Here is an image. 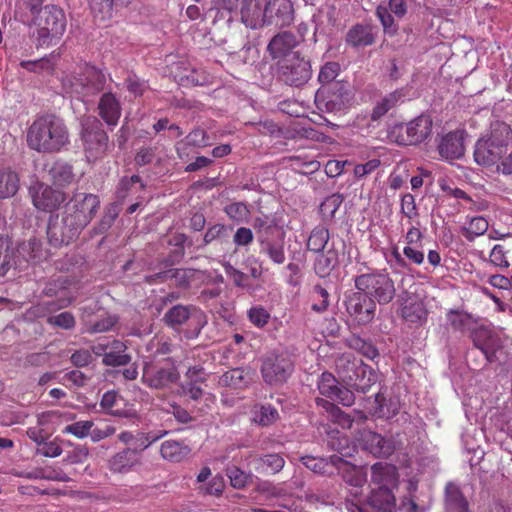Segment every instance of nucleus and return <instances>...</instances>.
<instances>
[{"instance_id": "11", "label": "nucleus", "mask_w": 512, "mask_h": 512, "mask_svg": "<svg viewBox=\"0 0 512 512\" xmlns=\"http://www.w3.org/2000/svg\"><path fill=\"white\" fill-rule=\"evenodd\" d=\"M39 36L42 38H58L66 29V17L62 9L56 6H45L39 11L36 20Z\"/></svg>"}, {"instance_id": "54", "label": "nucleus", "mask_w": 512, "mask_h": 512, "mask_svg": "<svg viewBox=\"0 0 512 512\" xmlns=\"http://www.w3.org/2000/svg\"><path fill=\"white\" fill-rule=\"evenodd\" d=\"M165 434H166V432H163L161 434H154L152 432H149V433H144V432L138 433L136 435L137 447L135 449H137L139 451V454H140L141 451L147 449L152 443L158 441Z\"/></svg>"}, {"instance_id": "1", "label": "nucleus", "mask_w": 512, "mask_h": 512, "mask_svg": "<svg viewBox=\"0 0 512 512\" xmlns=\"http://www.w3.org/2000/svg\"><path fill=\"white\" fill-rule=\"evenodd\" d=\"M70 135L63 119L53 114L39 115L26 131L27 146L38 153L51 154L63 150Z\"/></svg>"}, {"instance_id": "41", "label": "nucleus", "mask_w": 512, "mask_h": 512, "mask_svg": "<svg viewBox=\"0 0 512 512\" xmlns=\"http://www.w3.org/2000/svg\"><path fill=\"white\" fill-rule=\"evenodd\" d=\"M447 320L453 329L464 331L469 329L472 323V317L462 311L450 310L447 313Z\"/></svg>"}, {"instance_id": "31", "label": "nucleus", "mask_w": 512, "mask_h": 512, "mask_svg": "<svg viewBox=\"0 0 512 512\" xmlns=\"http://www.w3.org/2000/svg\"><path fill=\"white\" fill-rule=\"evenodd\" d=\"M446 511L469 512L468 503L460 492L458 486L449 483L446 486Z\"/></svg>"}, {"instance_id": "2", "label": "nucleus", "mask_w": 512, "mask_h": 512, "mask_svg": "<svg viewBox=\"0 0 512 512\" xmlns=\"http://www.w3.org/2000/svg\"><path fill=\"white\" fill-rule=\"evenodd\" d=\"M371 484L373 486L368 498V505L381 512H392L396 499L393 490L398 487L399 476L394 465L376 463L371 468Z\"/></svg>"}, {"instance_id": "6", "label": "nucleus", "mask_w": 512, "mask_h": 512, "mask_svg": "<svg viewBox=\"0 0 512 512\" xmlns=\"http://www.w3.org/2000/svg\"><path fill=\"white\" fill-rule=\"evenodd\" d=\"M97 196L92 194H77L65 206V221L78 232L94 217L99 208Z\"/></svg>"}, {"instance_id": "19", "label": "nucleus", "mask_w": 512, "mask_h": 512, "mask_svg": "<svg viewBox=\"0 0 512 512\" xmlns=\"http://www.w3.org/2000/svg\"><path fill=\"white\" fill-rule=\"evenodd\" d=\"M142 464L141 455L137 449L125 448L108 460V468L114 474H127Z\"/></svg>"}, {"instance_id": "9", "label": "nucleus", "mask_w": 512, "mask_h": 512, "mask_svg": "<svg viewBox=\"0 0 512 512\" xmlns=\"http://www.w3.org/2000/svg\"><path fill=\"white\" fill-rule=\"evenodd\" d=\"M294 363L287 351L271 353L262 364V376L268 384L284 383L292 374Z\"/></svg>"}, {"instance_id": "24", "label": "nucleus", "mask_w": 512, "mask_h": 512, "mask_svg": "<svg viewBox=\"0 0 512 512\" xmlns=\"http://www.w3.org/2000/svg\"><path fill=\"white\" fill-rule=\"evenodd\" d=\"M352 374L344 377V381L357 391L366 392L377 380L372 369L362 363L352 364Z\"/></svg>"}, {"instance_id": "34", "label": "nucleus", "mask_w": 512, "mask_h": 512, "mask_svg": "<svg viewBox=\"0 0 512 512\" xmlns=\"http://www.w3.org/2000/svg\"><path fill=\"white\" fill-rule=\"evenodd\" d=\"M19 187V179L12 171L0 172V198L5 199L16 194Z\"/></svg>"}, {"instance_id": "27", "label": "nucleus", "mask_w": 512, "mask_h": 512, "mask_svg": "<svg viewBox=\"0 0 512 512\" xmlns=\"http://www.w3.org/2000/svg\"><path fill=\"white\" fill-rule=\"evenodd\" d=\"M124 402V399L114 391H108L102 396L100 405L110 415L120 418H135L137 411L134 405H129L126 409H120L119 405Z\"/></svg>"}, {"instance_id": "39", "label": "nucleus", "mask_w": 512, "mask_h": 512, "mask_svg": "<svg viewBox=\"0 0 512 512\" xmlns=\"http://www.w3.org/2000/svg\"><path fill=\"white\" fill-rule=\"evenodd\" d=\"M347 41L354 46H366L373 42V36L369 28L358 25L349 31Z\"/></svg>"}, {"instance_id": "49", "label": "nucleus", "mask_w": 512, "mask_h": 512, "mask_svg": "<svg viewBox=\"0 0 512 512\" xmlns=\"http://www.w3.org/2000/svg\"><path fill=\"white\" fill-rule=\"evenodd\" d=\"M317 402V405L322 407L323 409H325L328 413L331 414V416L337 421L339 422L340 424H342L343 426H347V427H350L351 425V420L350 418L345 415L340 408H338L336 405H334L333 403L327 401V400H324V399H317L316 400Z\"/></svg>"}, {"instance_id": "4", "label": "nucleus", "mask_w": 512, "mask_h": 512, "mask_svg": "<svg viewBox=\"0 0 512 512\" xmlns=\"http://www.w3.org/2000/svg\"><path fill=\"white\" fill-rule=\"evenodd\" d=\"M330 460L346 483L352 487L349 491V498L345 501V509L348 512H366L359 498L360 489L367 480L366 473L361 467L352 465L336 455L330 457Z\"/></svg>"}, {"instance_id": "53", "label": "nucleus", "mask_w": 512, "mask_h": 512, "mask_svg": "<svg viewBox=\"0 0 512 512\" xmlns=\"http://www.w3.org/2000/svg\"><path fill=\"white\" fill-rule=\"evenodd\" d=\"M301 462L311 471L315 473H325L327 472V468L329 466L328 460L324 458H317L313 456H303L301 457Z\"/></svg>"}, {"instance_id": "56", "label": "nucleus", "mask_w": 512, "mask_h": 512, "mask_svg": "<svg viewBox=\"0 0 512 512\" xmlns=\"http://www.w3.org/2000/svg\"><path fill=\"white\" fill-rule=\"evenodd\" d=\"M334 262L327 255L321 254L316 258L314 269L320 277H326L330 274Z\"/></svg>"}, {"instance_id": "5", "label": "nucleus", "mask_w": 512, "mask_h": 512, "mask_svg": "<svg viewBox=\"0 0 512 512\" xmlns=\"http://www.w3.org/2000/svg\"><path fill=\"white\" fill-rule=\"evenodd\" d=\"M356 288L379 304L389 303L395 296L394 281L388 273H367L355 279Z\"/></svg>"}, {"instance_id": "44", "label": "nucleus", "mask_w": 512, "mask_h": 512, "mask_svg": "<svg viewBox=\"0 0 512 512\" xmlns=\"http://www.w3.org/2000/svg\"><path fill=\"white\" fill-rule=\"evenodd\" d=\"M93 426L94 422L90 420L77 421L67 425L62 432L64 434H71L78 439H83L90 435Z\"/></svg>"}, {"instance_id": "62", "label": "nucleus", "mask_w": 512, "mask_h": 512, "mask_svg": "<svg viewBox=\"0 0 512 512\" xmlns=\"http://www.w3.org/2000/svg\"><path fill=\"white\" fill-rule=\"evenodd\" d=\"M117 319L114 316L107 315L100 321L96 322L95 324L87 327V330L89 332L98 333V332H105L111 329L114 324L116 323Z\"/></svg>"}, {"instance_id": "45", "label": "nucleus", "mask_w": 512, "mask_h": 512, "mask_svg": "<svg viewBox=\"0 0 512 512\" xmlns=\"http://www.w3.org/2000/svg\"><path fill=\"white\" fill-rule=\"evenodd\" d=\"M228 217L238 223L248 222L250 218V211L246 204L242 202L232 203L225 208Z\"/></svg>"}, {"instance_id": "12", "label": "nucleus", "mask_w": 512, "mask_h": 512, "mask_svg": "<svg viewBox=\"0 0 512 512\" xmlns=\"http://www.w3.org/2000/svg\"><path fill=\"white\" fill-rule=\"evenodd\" d=\"M179 374L171 364H146L143 369L142 381L153 389H164L177 382Z\"/></svg>"}, {"instance_id": "47", "label": "nucleus", "mask_w": 512, "mask_h": 512, "mask_svg": "<svg viewBox=\"0 0 512 512\" xmlns=\"http://www.w3.org/2000/svg\"><path fill=\"white\" fill-rule=\"evenodd\" d=\"M51 174L54 182L59 185L70 183L73 179L72 167L66 163H55Z\"/></svg>"}, {"instance_id": "20", "label": "nucleus", "mask_w": 512, "mask_h": 512, "mask_svg": "<svg viewBox=\"0 0 512 512\" xmlns=\"http://www.w3.org/2000/svg\"><path fill=\"white\" fill-rule=\"evenodd\" d=\"M267 25L289 26L294 20V8L290 0H267Z\"/></svg>"}, {"instance_id": "42", "label": "nucleus", "mask_w": 512, "mask_h": 512, "mask_svg": "<svg viewBox=\"0 0 512 512\" xmlns=\"http://www.w3.org/2000/svg\"><path fill=\"white\" fill-rule=\"evenodd\" d=\"M338 387L339 383L333 374L329 372L322 373L318 381V389L322 395L332 399L335 397Z\"/></svg>"}, {"instance_id": "63", "label": "nucleus", "mask_w": 512, "mask_h": 512, "mask_svg": "<svg viewBox=\"0 0 512 512\" xmlns=\"http://www.w3.org/2000/svg\"><path fill=\"white\" fill-rule=\"evenodd\" d=\"M252 230L245 227H240L234 234L233 241L237 246H246L253 241Z\"/></svg>"}, {"instance_id": "52", "label": "nucleus", "mask_w": 512, "mask_h": 512, "mask_svg": "<svg viewBox=\"0 0 512 512\" xmlns=\"http://www.w3.org/2000/svg\"><path fill=\"white\" fill-rule=\"evenodd\" d=\"M250 321L257 327H264L269 319L270 313L262 306H254L248 311Z\"/></svg>"}, {"instance_id": "37", "label": "nucleus", "mask_w": 512, "mask_h": 512, "mask_svg": "<svg viewBox=\"0 0 512 512\" xmlns=\"http://www.w3.org/2000/svg\"><path fill=\"white\" fill-rule=\"evenodd\" d=\"M261 253L267 255L278 265L283 264L286 259L282 242H272L269 240L261 241Z\"/></svg>"}, {"instance_id": "57", "label": "nucleus", "mask_w": 512, "mask_h": 512, "mask_svg": "<svg viewBox=\"0 0 512 512\" xmlns=\"http://www.w3.org/2000/svg\"><path fill=\"white\" fill-rule=\"evenodd\" d=\"M48 322L63 329H70L75 324L74 317L69 312H62L56 316L49 317Z\"/></svg>"}, {"instance_id": "28", "label": "nucleus", "mask_w": 512, "mask_h": 512, "mask_svg": "<svg viewBox=\"0 0 512 512\" xmlns=\"http://www.w3.org/2000/svg\"><path fill=\"white\" fill-rule=\"evenodd\" d=\"M99 115L109 126H115L121 115L119 101L112 93H105L98 104Z\"/></svg>"}, {"instance_id": "32", "label": "nucleus", "mask_w": 512, "mask_h": 512, "mask_svg": "<svg viewBox=\"0 0 512 512\" xmlns=\"http://www.w3.org/2000/svg\"><path fill=\"white\" fill-rule=\"evenodd\" d=\"M252 421L260 426H269L278 419V411L271 405H255L251 411Z\"/></svg>"}, {"instance_id": "21", "label": "nucleus", "mask_w": 512, "mask_h": 512, "mask_svg": "<svg viewBox=\"0 0 512 512\" xmlns=\"http://www.w3.org/2000/svg\"><path fill=\"white\" fill-rule=\"evenodd\" d=\"M357 445L377 457H386L392 454L394 446L379 434L366 430L360 433Z\"/></svg>"}, {"instance_id": "30", "label": "nucleus", "mask_w": 512, "mask_h": 512, "mask_svg": "<svg viewBox=\"0 0 512 512\" xmlns=\"http://www.w3.org/2000/svg\"><path fill=\"white\" fill-rule=\"evenodd\" d=\"M190 453L188 446L174 440H167L161 444L160 454L163 459L171 462H180Z\"/></svg>"}, {"instance_id": "18", "label": "nucleus", "mask_w": 512, "mask_h": 512, "mask_svg": "<svg viewBox=\"0 0 512 512\" xmlns=\"http://www.w3.org/2000/svg\"><path fill=\"white\" fill-rule=\"evenodd\" d=\"M165 321L172 327L180 326L186 322H189L192 326H194L196 334H198L199 330L205 323L204 315L201 311L196 309L191 311L189 308L182 305L172 307L166 313Z\"/></svg>"}, {"instance_id": "25", "label": "nucleus", "mask_w": 512, "mask_h": 512, "mask_svg": "<svg viewBox=\"0 0 512 512\" xmlns=\"http://www.w3.org/2000/svg\"><path fill=\"white\" fill-rule=\"evenodd\" d=\"M296 45L295 37L288 32L277 34L272 38L268 45V51L274 59H285L290 58L289 54H297L298 52L293 51Z\"/></svg>"}, {"instance_id": "51", "label": "nucleus", "mask_w": 512, "mask_h": 512, "mask_svg": "<svg viewBox=\"0 0 512 512\" xmlns=\"http://www.w3.org/2000/svg\"><path fill=\"white\" fill-rule=\"evenodd\" d=\"M340 72V65L337 62H327L322 66L318 79L322 84H327L336 79Z\"/></svg>"}, {"instance_id": "55", "label": "nucleus", "mask_w": 512, "mask_h": 512, "mask_svg": "<svg viewBox=\"0 0 512 512\" xmlns=\"http://www.w3.org/2000/svg\"><path fill=\"white\" fill-rule=\"evenodd\" d=\"M116 432V428L112 425L105 424L103 426H93L90 432V438L92 442H100L106 438H109Z\"/></svg>"}, {"instance_id": "7", "label": "nucleus", "mask_w": 512, "mask_h": 512, "mask_svg": "<svg viewBox=\"0 0 512 512\" xmlns=\"http://www.w3.org/2000/svg\"><path fill=\"white\" fill-rule=\"evenodd\" d=\"M431 130V118L427 115H420L407 124L394 125L389 135L400 145H416L427 139Z\"/></svg>"}, {"instance_id": "23", "label": "nucleus", "mask_w": 512, "mask_h": 512, "mask_svg": "<svg viewBox=\"0 0 512 512\" xmlns=\"http://www.w3.org/2000/svg\"><path fill=\"white\" fill-rule=\"evenodd\" d=\"M73 228L66 223L65 216L61 220L58 217H51L47 227L50 244L55 247L68 244L78 234V231Z\"/></svg>"}, {"instance_id": "14", "label": "nucleus", "mask_w": 512, "mask_h": 512, "mask_svg": "<svg viewBox=\"0 0 512 512\" xmlns=\"http://www.w3.org/2000/svg\"><path fill=\"white\" fill-rule=\"evenodd\" d=\"M105 76L101 70L91 65H85L81 73L72 83V90L77 94L89 95L103 88Z\"/></svg>"}, {"instance_id": "22", "label": "nucleus", "mask_w": 512, "mask_h": 512, "mask_svg": "<svg viewBox=\"0 0 512 512\" xmlns=\"http://www.w3.org/2000/svg\"><path fill=\"white\" fill-rule=\"evenodd\" d=\"M464 133L450 132L443 136L438 144V152L442 159L452 161L464 155Z\"/></svg>"}, {"instance_id": "58", "label": "nucleus", "mask_w": 512, "mask_h": 512, "mask_svg": "<svg viewBox=\"0 0 512 512\" xmlns=\"http://www.w3.org/2000/svg\"><path fill=\"white\" fill-rule=\"evenodd\" d=\"M490 261L493 265L506 268L509 266V262L505 255V250L502 245H495L490 253Z\"/></svg>"}, {"instance_id": "16", "label": "nucleus", "mask_w": 512, "mask_h": 512, "mask_svg": "<svg viewBox=\"0 0 512 512\" xmlns=\"http://www.w3.org/2000/svg\"><path fill=\"white\" fill-rule=\"evenodd\" d=\"M267 0H248L238 11L241 22L248 28L267 25Z\"/></svg>"}, {"instance_id": "38", "label": "nucleus", "mask_w": 512, "mask_h": 512, "mask_svg": "<svg viewBox=\"0 0 512 512\" xmlns=\"http://www.w3.org/2000/svg\"><path fill=\"white\" fill-rule=\"evenodd\" d=\"M329 240V231L325 227H316L311 232L307 247L314 252L322 251Z\"/></svg>"}, {"instance_id": "8", "label": "nucleus", "mask_w": 512, "mask_h": 512, "mask_svg": "<svg viewBox=\"0 0 512 512\" xmlns=\"http://www.w3.org/2000/svg\"><path fill=\"white\" fill-rule=\"evenodd\" d=\"M99 126V121L93 116L85 117L81 121V139L88 161L102 157L108 149V136Z\"/></svg>"}, {"instance_id": "64", "label": "nucleus", "mask_w": 512, "mask_h": 512, "mask_svg": "<svg viewBox=\"0 0 512 512\" xmlns=\"http://www.w3.org/2000/svg\"><path fill=\"white\" fill-rule=\"evenodd\" d=\"M244 381V371L233 369L223 376V382L233 387H240Z\"/></svg>"}, {"instance_id": "50", "label": "nucleus", "mask_w": 512, "mask_h": 512, "mask_svg": "<svg viewBox=\"0 0 512 512\" xmlns=\"http://www.w3.org/2000/svg\"><path fill=\"white\" fill-rule=\"evenodd\" d=\"M343 198L340 194H332L325 198L320 205V212L325 218L334 217L336 211L342 204Z\"/></svg>"}, {"instance_id": "35", "label": "nucleus", "mask_w": 512, "mask_h": 512, "mask_svg": "<svg viewBox=\"0 0 512 512\" xmlns=\"http://www.w3.org/2000/svg\"><path fill=\"white\" fill-rule=\"evenodd\" d=\"M489 228L488 221L482 216L471 217L463 228V234L468 240L483 235Z\"/></svg>"}, {"instance_id": "60", "label": "nucleus", "mask_w": 512, "mask_h": 512, "mask_svg": "<svg viewBox=\"0 0 512 512\" xmlns=\"http://www.w3.org/2000/svg\"><path fill=\"white\" fill-rule=\"evenodd\" d=\"M186 142L190 146L204 147L208 145V138L204 130L195 129L186 137Z\"/></svg>"}, {"instance_id": "3", "label": "nucleus", "mask_w": 512, "mask_h": 512, "mask_svg": "<svg viewBox=\"0 0 512 512\" xmlns=\"http://www.w3.org/2000/svg\"><path fill=\"white\" fill-rule=\"evenodd\" d=\"M511 141L512 129L509 125L499 121L491 124L490 130L475 144V162L482 166L499 164L505 158Z\"/></svg>"}, {"instance_id": "40", "label": "nucleus", "mask_w": 512, "mask_h": 512, "mask_svg": "<svg viewBox=\"0 0 512 512\" xmlns=\"http://www.w3.org/2000/svg\"><path fill=\"white\" fill-rule=\"evenodd\" d=\"M401 101L400 92H392L384 97L380 102L377 103L372 112V119L377 120L385 115L391 108L396 106Z\"/></svg>"}, {"instance_id": "46", "label": "nucleus", "mask_w": 512, "mask_h": 512, "mask_svg": "<svg viewBox=\"0 0 512 512\" xmlns=\"http://www.w3.org/2000/svg\"><path fill=\"white\" fill-rule=\"evenodd\" d=\"M376 15L383 26L384 32L389 35H395L398 30V26L391 13L388 11V7L385 5H379L376 9Z\"/></svg>"}, {"instance_id": "33", "label": "nucleus", "mask_w": 512, "mask_h": 512, "mask_svg": "<svg viewBox=\"0 0 512 512\" xmlns=\"http://www.w3.org/2000/svg\"><path fill=\"white\" fill-rule=\"evenodd\" d=\"M57 59V55L51 54L48 57H43L34 61H21L20 66L29 72L50 73L53 71Z\"/></svg>"}, {"instance_id": "13", "label": "nucleus", "mask_w": 512, "mask_h": 512, "mask_svg": "<svg viewBox=\"0 0 512 512\" xmlns=\"http://www.w3.org/2000/svg\"><path fill=\"white\" fill-rule=\"evenodd\" d=\"M347 313L360 325L370 323L376 311V303L361 291L350 294L345 302Z\"/></svg>"}, {"instance_id": "59", "label": "nucleus", "mask_w": 512, "mask_h": 512, "mask_svg": "<svg viewBox=\"0 0 512 512\" xmlns=\"http://www.w3.org/2000/svg\"><path fill=\"white\" fill-rule=\"evenodd\" d=\"M38 448V453L50 458L58 457L62 454V448L56 441L42 442Z\"/></svg>"}, {"instance_id": "26", "label": "nucleus", "mask_w": 512, "mask_h": 512, "mask_svg": "<svg viewBox=\"0 0 512 512\" xmlns=\"http://www.w3.org/2000/svg\"><path fill=\"white\" fill-rule=\"evenodd\" d=\"M472 338L475 346L491 361L499 348L497 336L490 329L479 327L473 331Z\"/></svg>"}, {"instance_id": "61", "label": "nucleus", "mask_w": 512, "mask_h": 512, "mask_svg": "<svg viewBox=\"0 0 512 512\" xmlns=\"http://www.w3.org/2000/svg\"><path fill=\"white\" fill-rule=\"evenodd\" d=\"M403 254L413 264L421 265L424 262V252L419 246H405Z\"/></svg>"}, {"instance_id": "10", "label": "nucleus", "mask_w": 512, "mask_h": 512, "mask_svg": "<svg viewBox=\"0 0 512 512\" xmlns=\"http://www.w3.org/2000/svg\"><path fill=\"white\" fill-rule=\"evenodd\" d=\"M290 58L278 61V70L281 78L290 85L300 86L311 77L309 61L300 57L299 53L289 54Z\"/></svg>"}, {"instance_id": "17", "label": "nucleus", "mask_w": 512, "mask_h": 512, "mask_svg": "<svg viewBox=\"0 0 512 512\" xmlns=\"http://www.w3.org/2000/svg\"><path fill=\"white\" fill-rule=\"evenodd\" d=\"M125 350L126 346L119 340L99 342L93 346V352L103 356L104 364L111 366L125 365L130 361Z\"/></svg>"}, {"instance_id": "48", "label": "nucleus", "mask_w": 512, "mask_h": 512, "mask_svg": "<svg viewBox=\"0 0 512 512\" xmlns=\"http://www.w3.org/2000/svg\"><path fill=\"white\" fill-rule=\"evenodd\" d=\"M317 402V405L322 407L323 409H325L328 413L331 414V416L337 421L339 422L340 424H342L343 426H347V427H350L351 425V420L350 418L345 415L340 408H338L336 405H334L333 403L327 401V400H324V399H317L316 400Z\"/></svg>"}, {"instance_id": "15", "label": "nucleus", "mask_w": 512, "mask_h": 512, "mask_svg": "<svg viewBox=\"0 0 512 512\" xmlns=\"http://www.w3.org/2000/svg\"><path fill=\"white\" fill-rule=\"evenodd\" d=\"M30 194L34 206L41 211L51 212L63 201L64 194L43 183H36L30 187Z\"/></svg>"}, {"instance_id": "43", "label": "nucleus", "mask_w": 512, "mask_h": 512, "mask_svg": "<svg viewBox=\"0 0 512 512\" xmlns=\"http://www.w3.org/2000/svg\"><path fill=\"white\" fill-rule=\"evenodd\" d=\"M259 464L263 471L275 474L283 469L285 460L279 454H267L259 459Z\"/></svg>"}, {"instance_id": "29", "label": "nucleus", "mask_w": 512, "mask_h": 512, "mask_svg": "<svg viewBox=\"0 0 512 512\" xmlns=\"http://www.w3.org/2000/svg\"><path fill=\"white\" fill-rule=\"evenodd\" d=\"M401 315L406 321L416 323L426 319L427 311L421 300L409 296L403 303Z\"/></svg>"}, {"instance_id": "36", "label": "nucleus", "mask_w": 512, "mask_h": 512, "mask_svg": "<svg viewBox=\"0 0 512 512\" xmlns=\"http://www.w3.org/2000/svg\"><path fill=\"white\" fill-rule=\"evenodd\" d=\"M114 0H90L92 14L96 21L106 22L113 16Z\"/></svg>"}]
</instances>
